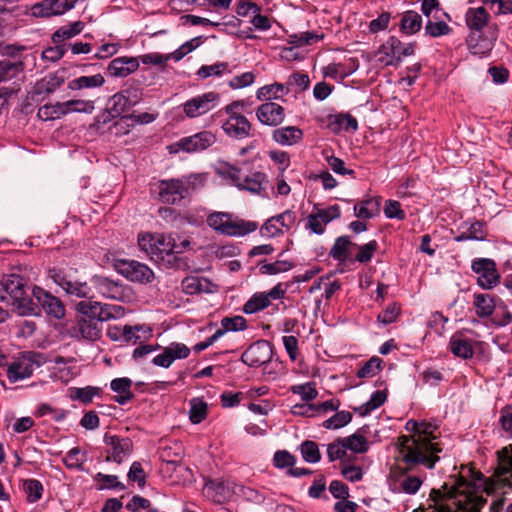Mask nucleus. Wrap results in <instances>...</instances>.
<instances>
[{"mask_svg":"<svg viewBox=\"0 0 512 512\" xmlns=\"http://www.w3.org/2000/svg\"><path fill=\"white\" fill-rule=\"evenodd\" d=\"M386 399L387 395L384 391L376 390L375 392L372 393L370 399L366 403L361 405L357 409V411L361 416H366L375 409L382 406L385 403Z\"/></svg>","mask_w":512,"mask_h":512,"instance_id":"52","label":"nucleus"},{"mask_svg":"<svg viewBox=\"0 0 512 512\" xmlns=\"http://www.w3.org/2000/svg\"><path fill=\"white\" fill-rule=\"evenodd\" d=\"M321 38H322V36H319L318 34L309 32V31L302 32L300 34H293V35H290L288 38V43L291 44L293 47H290L285 50L287 52L291 53L293 51L294 47H302L305 45H311L313 43H316Z\"/></svg>","mask_w":512,"mask_h":512,"instance_id":"49","label":"nucleus"},{"mask_svg":"<svg viewBox=\"0 0 512 512\" xmlns=\"http://www.w3.org/2000/svg\"><path fill=\"white\" fill-rule=\"evenodd\" d=\"M121 273L127 279L139 283H149L154 278L153 271L147 265L135 260L124 261Z\"/></svg>","mask_w":512,"mask_h":512,"instance_id":"20","label":"nucleus"},{"mask_svg":"<svg viewBox=\"0 0 512 512\" xmlns=\"http://www.w3.org/2000/svg\"><path fill=\"white\" fill-rule=\"evenodd\" d=\"M268 298L265 292L255 293L243 306V312L246 314H254L269 306Z\"/></svg>","mask_w":512,"mask_h":512,"instance_id":"53","label":"nucleus"},{"mask_svg":"<svg viewBox=\"0 0 512 512\" xmlns=\"http://www.w3.org/2000/svg\"><path fill=\"white\" fill-rule=\"evenodd\" d=\"M105 83L104 77L98 73L91 76H80L72 79L68 83V88L70 90H82V89H92L103 86Z\"/></svg>","mask_w":512,"mask_h":512,"instance_id":"38","label":"nucleus"},{"mask_svg":"<svg viewBox=\"0 0 512 512\" xmlns=\"http://www.w3.org/2000/svg\"><path fill=\"white\" fill-rule=\"evenodd\" d=\"M77 312L81 317L89 320L102 321V303L96 301H81L76 305Z\"/></svg>","mask_w":512,"mask_h":512,"instance_id":"41","label":"nucleus"},{"mask_svg":"<svg viewBox=\"0 0 512 512\" xmlns=\"http://www.w3.org/2000/svg\"><path fill=\"white\" fill-rule=\"evenodd\" d=\"M34 299L32 290L21 277L11 275L3 279L0 288V301L12 305L19 315L36 314L37 304Z\"/></svg>","mask_w":512,"mask_h":512,"instance_id":"5","label":"nucleus"},{"mask_svg":"<svg viewBox=\"0 0 512 512\" xmlns=\"http://www.w3.org/2000/svg\"><path fill=\"white\" fill-rule=\"evenodd\" d=\"M421 12L428 19L433 18V15H442L448 21H451V16L442 11L439 0H422Z\"/></svg>","mask_w":512,"mask_h":512,"instance_id":"58","label":"nucleus"},{"mask_svg":"<svg viewBox=\"0 0 512 512\" xmlns=\"http://www.w3.org/2000/svg\"><path fill=\"white\" fill-rule=\"evenodd\" d=\"M499 300L497 296L489 293H475L473 295L475 314L481 319L491 317L498 307Z\"/></svg>","mask_w":512,"mask_h":512,"instance_id":"23","label":"nucleus"},{"mask_svg":"<svg viewBox=\"0 0 512 512\" xmlns=\"http://www.w3.org/2000/svg\"><path fill=\"white\" fill-rule=\"evenodd\" d=\"M303 138V132L296 126L277 128L272 132V139L283 146H292L299 143Z\"/></svg>","mask_w":512,"mask_h":512,"instance_id":"28","label":"nucleus"},{"mask_svg":"<svg viewBox=\"0 0 512 512\" xmlns=\"http://www.w3.org/2000/svg\"><path fill=\"white\" fill-rule=\"evenodd\" d=\"M290 391L293 394L299 395L305 402L312 401L318 396V391L316 390L315 383L313 382L293 385L290 387Z\"/></svg>","mask_w":512,"mask_h":512,"instance_id":"55","label":"nucleus"},{"mask_svg":"<svg viewBox=\"0 0 512 512\" xmlns=\"http://www.w3.org/2000/svg\"><path fill=\"white\" fill-rule=\"evenodd\" d=\"M329 127L336 133L342 130L347 132H355L358 129V122L352 115L348 113H340L330 116Z\"/></svg>","mask_w":512,"mask_h":512,"instance_id":"35","label":"nucleus"},{"mask_svg":"<svg viewBox=\"0 0 512 512\" xmlns=\"http://www.w3.org/2000/svg\"><path fill=\"white\" fill-rule=\"evenodd\" d=\"M23 489L27 494V500L35 503L41 499L43 493V485L37 479H27L23 482Z\"/></svg>","mask_w":512,"mask_h":512,"instance_id":"56","label":"nucleus"},{"mask_svg":"<svg viewBox=\"0 0 512 512\" xmlns=\"http://www.w3.org/2000/svg\"><path fill=\"white\" fill-rule=\"evenodd\" d=\"M229 64L227 62H217L212 65H202L196 72L201 79L211 76L221 77L225 73H229Z\"/></svg>","mask_w":512,"mask_h":512,"instance_id":"50","label":"nucleus"},{"mask_svg":"<svg viewBox=\"0 0 512 512\" xmlns=\"http://www.w3.org/2000/svg\"><path fill=\"white\" fill-rule=\"evenodd\" d=\"M77 335L86 340H97L101 336V325L96 320H89L86 317H80L75 327Z\"/></svg>","mask_w":512,"mask_h":512,"instance_id":"32","label":"nucleus"},{"mask_svg":"<svg viewBox=\"0 0 512 512\" xmlns=\"http://www.w3.org/2000/svg\"><path fill=\"white\" fill-rule=\"evenodd\" d=\"M208 412L207 403L200 398L190 401L189 419L193 424H199L206 419Z\"/></svg>","mask_w":512,"mask_h":512,"instance_id":"48","label":"nucleus"},{"mask_svg":"<svg viewBox=\"0 0 512 512\" xmlns=\"http://www.w3.org/2000/svg\"><path fill=\"white\" fill-rule=\"evenodd\" d=\"M139 68V60L135 57H118L113 59L107 70L111 76L126 77Z\"/></svg>","mask_w":512,"mask_h":512,"instance_id":"27","label":"nucleus"},{"mask_svg":"<svg viewBox=\"0 0 512 512\" xmlns=\"http://www.w3.org/2000/svg\"><path fill=\"white\" fill-rule=\"evenodd\" d=\"M268 184V177L264 172L255 171L249 175L242 176L238 182V189L246 190L252 194L263 195Z\"/></svg>","mask_w":512,"mask_h":512,"instance_id":"25","label":"nucleus"},{"mask_svg":"<svg viewBox=\"0 0 512 512\" xmlns=\"http://www.w3.org/2000/svg\"><path fill=\"white\" fill-rule=\"evenodd\" d=\"M293 266V263L287 260H277L272 263L261 262L259 271L263 275H276L291 270Z\"/></svg>","mask_w":512,"mask_h":512,"instance_id":"51","label":"nucleus"},{"mask_svg":"<svg viewBox=\"0 0 512 512\" xmlns=\"http://www.w3.org/2000/svg\"><path fill=\"white\" fill-rule=\"evenodd\" d=\"M207 224L219 234L230 237H242L258 228L255 221L234 217L225 212H214L207 217Z\"/></svg>","mask_w":512,"mask_h":512,"instance_id":"6","label":"nucleus"},{"mask_svg":"<svg viewBox=\"0 0 512 512\" xmlns=\"http://www.w3.org/2000/svg\"><path fill=\"white\" fill-rule=\"evenodd\" d=\"M340 216L341 210L337 204L331 205L325 209H317L316 212L308 216L306 228L315 234L321 235L325 232V226Z\"/></svg>","mask_w":512,"mask_h":512,"instance_id":"17","label":"nucleus"},{"mask_svg":"<svg viewBox=\"0 0 512 512\" xmlns=\"http://www.w3.org/2000/svg\"><path fill=\"white\" fill-rule=\"evenodd\" d=\"M47 362L45 354L35 351L22 352L7 367V378L15 383L32 376L35 369Z\"/></svg>","mask_w":512,"mask_h":512,"instance_id":"7","label":"nucleus"},{"mask_svg":"<svg viewBox=\"0 0 512 512\" xmlns=\"http://www.w3.org/2000/svg\"><path fill=\"white\" fill-rule=\"evenodd\" d=\"M423 480L415 475L408 474L401 467H393L388 476L389 489L393 493H405L414 495L422 486Z\"/></svg>","mask_w":512,"mask_h":512,"instance_id":"10","label":"nucleus"},{"mask_svg":"<svg viewBox=\"0 0 512 512\" xmlns=\"http://www.w3.org/2000/svg\"><path fill=\"white\" fill-rule=\"evenodd\" d=\"M327 457L329 462L340 460L341 465L350 461V458L347 457V448L341 437L327 445Z\"/></svg>","mask_w":512,"mask_h":512,"instance_id":"44","label":"nucleus"},{"mask_svg":"<svg viewBox=\"0 0 512 512\" xmlns=\"http://www.w3.org/2000/svg\"><path fill=\"white\" fill-rule=\"evenodd\" d=\"M132 380L127 377L115 378L110 383V388L113 392L118 395L115 397V401L120 405H125L134 398V394L131 391Z\"/></svg>","mask_w":512,"mask_h":512,"instance_id":"30","label":"nucleus"},{"mask_svg":"<svg viewBox=\"0 0 512 512\" xmlns=\"http://www.w3.org/2000/svg\"><path fill=\"white\" fill-rule=\"evenodd\" d=\"M347 450L354 453H365L369 449V442L364 434L363 429H358L355 433L347 437H341Z\"/></svg>","mask_w":512,"mask_h":512,"instance_id":"40","label":"nucleus"},{"mask_svg":"<svg viewBox=\"0 0 512 512\" xmlns=\"http://www.w3.org/2000/svg\"><path fill=\"white\" fill-rule=\"evenodd\" d=\"M290 92V88L281 83H273L260 87L256 92L258 100H266L269 102L272 99H280Z\"/></svg>","mask_w":512,"mask_h":512,"instance_id":"37","label":"nucleus"},{"mask_svg":"<svg viewBox=\"0 0 512 512\" xmlns=\"http://www.w3.org/2000/svg\"><path fill=\"white\" fill-rule=\"evenodd\" d=\"M187 239L177 243L176 235L164 233H145L138 236V245L149 258L164 268H180L182 258L179 254L189 246Z\"/></svg>","mask_w":512,"mask_h":512,"instance_id":"3","label":"nucleus"},{"mask_svg":"<svg viewBox=\"0 0 512 512\" xmlns=\"http://www.w3.org/2000/svg\"><path fill=\"white\" fill-rule=\"evenodd\" d=\"M379 212V202L374 199L361 201L354 206V214L360 219H371Z\"/></svg>","mask_w":512,"mask_h":512,"instance_id":"45","label":"nucleus"},{"mask_svg":"<svg viewBox=\"0 0 512 512\" xmlns=\"http://www.w3.org/2000/svg\"><path fill=\"white\" fill-rule=\"evenodd\" d=\"M83 28L84 23L81 21H76L69 25L62 26L53 33L52 40L55 44H61L65 40L71 39L81 33Z\"/></svg>","mask_w":512,"mask_h":512,"instance_id":"42","label":"nucleus"},{"mask_svg":"<svg viewBox=\"0 0 512 512\" xmlns=\"http://www.w3.org/2000/svg\"><path fill=\"white\" fill-rule=\"evenodd\" d=\"M384 214L388 219L405 220L406 212L402 209L399 201L387 200L384 206Z\"/></svg>","mask_w":512,"mask_h":512,"instance_id":"63","label":"nucleus"},{"mask_svg":"<svg viewBox=\"0 0 512 512\" xmlns=\"http://www.w3.org/2000/svg\"><path fill=\"white\" fill-rule=\"evenodd\" d=\"M272 357V347L266 340H259L251 344L242 354L241 360L250 367L261 366Z\"/></svg>","mask_w":512,"mask_h":512,"instance_id":"16","label":"nucleus"},{"mask_svg":"<svg viewBox=\"0 0 512 512\" xmlns=\"http://www.w3.org/2000/svg\"><path fill=\"white\" fill-rule=\"evenodd\" d=\"M302 458L307 463H317L321 459L318 444L311 440L304 441L300 447Z\"/></svg>","mask_w":512,"mask_h":512,"instance_id":"54","label":"nucleus"},{"mask_svg":"<svg viewBox=\"0 0 512 512\" xmlns=\"http://www.w3.org/2000/svg\"><path fill=\"white\" fill-rule=\"evenodd\" d=\"M216 142V135L208 130L181 138L177 143L179 150L187 153L202 152Z\"/></svg>","mask_w":512,"mask_h":512,"instance_id":"15","label":"nucleus"},{"mask_svg":"<svg viewBox=\"0 0 512 512\" xmlns=\"http://www.w3.org/2000/svg\"><path fill=\"white\" fill-rule=\"evenodd\" d=\"M358 253L355 256V260L360 263H367L371 261L375 252L378 249V243L376 240H371L364 245L357 246Z\"/></svg>","mask_w":512,"mask_h":512,"instance_id":"61","label":"nucleus"},{"mask_svg":"<svg viewBox=\"0 0 512 512\" xmlns=\"http://www.w3.org/2000/svg\"><path fill=\"white\" fill-rule=\"evenodd\" d=\"M105 444V461L121 464L133 451V442L129 437H121L106 433L103 438Z\"/></svg>","mask_w":512,"mask_h":512,"instance_id":"11","label":"nucleus"},{"mask_svg":"<svg viewBox=\"0 0 512 512\" xmlns=\"http://www.w3.org/2000/svg\"><path fill=\"white\" fill-rule=\"evenodd\" d=\"M452 28L442 19L441 15H433V18L427 19L424 27V33L431 38H438L452 33Z\"/></svg>","mask_w":512,"mask_h":512,"instance_id":"33","label":"nucleus"},{"mask_svg":"<svg viewBox=\"0 0 512 512\" xmlns=\"http://www.w3.org/2000/svg\"><path fill=\"white\" fill-rule=\"evenodd\" d=\"M94 481L96 482V487L98 490H124L125 485L118 480V476L116 475H108L104 473H97L94 476Z\"/></svg>","mask_w":512,"mask_h":512,"instance_id":"46","label":"nucleus"},{"mask_svg":"<svg viewBox=\"0 0 512 512\" xmlns=\"http://www.w3.org/2000/svg\"><path fill=\"white\" fill-rule=\"evenodd\" d=\"M204 182V174L183 175L179 178L159 180L153 191L162 203L179 205L193 191L203 186Z\"/></svg>","mask_w":512,"mask_h":512,"instance_id":"4","label":"nucleus"},{"mask_svg":"<svg viewBox=\"0 0 512 512\" xmlns=\"http://www.w3.org/2000/svg\"><path fill=\"white\" fill-rule=\"evenodd\" d=\"M32 295L36 300L35 303L37 306L40 305L46 314L56 319H61L64 317L65 306L60 299L46 292L40 287L33 288Z\"/></svg>","mask_w":512,"mask_h":512,"instance_id":"18","label":"nucleus"},{"mask_svg":"<svg viewBox=\"0 0 512 512\" xmlns=\"http://www.w3.org/2000/svg\"><path fill=\"white\" fill-rule=\"evenodd\" d=\"M74 8L68 0H44L33 6L32 13L37 17H51L64 14Z\"/></svg>","mask_w":512,"mask_h":512,"instance_id":"22","label":"nucleus"},{"mask_svg":"<svg viewBox=\"0 0 512 512\" xmlns=\"http://www.w3.org/2000/svg\"><path fill=\"white\" fill-rule=\"evenodd\" d=\"M352 419V414L348 411H340L323 422L326 429H338L347 425Z\"/></svg>","mask_w":512,"mask_h":512,"instance_id":"60","label":"nucleus"},{"mask_svg":"<svg viewBox=\"0 0 512 512\" xmlns=\"http://www.w3.org/2000/svg\"><path fill=\"white\" fill-rule=\"evenodd\" d=\"M48 275L56 285L65 291L66 294L78 298L92 297V289L88 283L72 280L71 277L62 269H50Z\"/></svg>","mask_w":512,"mask_h":512,"instance_id":"13","label":"nucleus"},{"mask_svg":"<svg viewBox=\"0 0 512 512\" xmlns=\"http://www.w3.org/2000/svg\"><path fill=\"white\" fill-rule=\"evenodd\" d=\"M102 389L95 386L86 387H70L68 389V396L73 401H79L82 404H90L93 399L100 396Z\"/></svg>","mask_w":512,"mask_h":512,"instance_id":"34","label":"nucleus"},{"mask_svg":"<svg viewBox=\"0 0 512 512\" xmlns=\"http://www.w3.org/2000/svg\"><path fill=\"white\" fill-rule=\"evenodd\" d=\"M211 282L203 277L187 276L182 280V290L188 295L210 292Z\"/></svg>","mask_w":512,"mask_h":512,"instance_id":"39","label":"nucleus"},{"mask_svg":"<svg viewBox=\"0 0 512 512\" xmlns=\"http://www.w3.org/2000/svg\"><path fill=\"white\" fill-rule=\"evenodd\" d=\"M493 323L498 327H504L512 323V312L502 300H499L498 307L495 310Z\"/></svg>","mask_w":512,"mask_h":512,"instance_id":"59","label":"nucleus"},{"mask_svg":"<svg viewBox=\"0 0 512 512\" xmlns=\"http://www.w3.org/2000/svg\"><path fill=\"white\" fill-rule=\"evenodd\" d=\"M405 429L410 435L398 438L401 461L407 465L408 470L417 466L433 469L444 447L439 425L436 422L410 419Z\"/></svg>","mask_w":512,"mask_h":512,"instance_id":"2","label":"nucleus"},{"mask_svg":"<svg viewBox=\"0 0 512 512\" xmlns=\"http://www.w3.org/2000/svg\"><path fill=\"white\" fill-rule=\"evenodd\" d=\"M352 246L357 245L353 243L348 236H340L336 238L330 249L329 256L339 263H344L349 258V250Z\"/></svg>","mask_w":512,"mask_h":512,"instance_id":"36","label":"nucleus"},{"mask_svg":"<svg viewBox=\"0 0 512 512\" xmlns=\"http://www.w3.org/2000/svg\"><path fill=\"white\" fill-rule=\"evenodd\" d=\"M474 341L468 338L463 332L454 333L449 341L451 353L461 359H470L474 355Z\"/></svg>","mask_w":512,"mask_h":512,"instance_id":"24","label":"nucleus"},{"mask_svg":"<svg viewBox=\"0 0 512 512\" xmlns=\"http://www.w3.org/2000/svg\"><path fill=\"white\" fill-rule=\"evenodd\" d=\"M60 106V102L55 104H46L38 109V117L43 121L59 119L63 116V111Z\"/></svg>","mask_w":512,"mask_h":512,"instance_id":"62","label":"nucleus"},{"mask_svg":"<svg viewBox=\"0 0 512 512\" xmlns=\"http://www.w3.org/2000/svg\"><path fill=\"white\" fill-rule=\"evenodd\" d=\"M222 129L229 137L244 139L250 135L251 124L245 116L228 117L222 124Z\"/></svg>","mask_w":512,"mask_h":512,"instance_id":"26","label":"nucleus"},{"mask_svg":"<svg viewBox=\"0 0 512 512\" xmlns=\"http://www.w3.org/2000/svg\"><path fill=\"white\" fill-rule=\"evenodd\" d=\"M91 284L99 295L104 298L124 302L130 298V288L111 278L94 275Z\"/></svg>","mask_w":512,"mask_h":512,"instance_id":"12","label":"nucleus"},{"mask_svg":"<svg viewBox=\"0 0 512 512\" xmlns=\"http://www.w3.org/2000/svg\"><path fill=\"white\" fill-rule=\"evenodd\" d=\"M220 102V94L208 91L191 97L181 104L185 116L189 119L201 117L212 111Z\"/></svg>","mask_w":512,"mask_h":512,"instance_id":"8","label":"nucleus"},{"mask_svg":"<svg viewBox=\"0 0 512 512\" xmlns=\"http://www.w3.org/2000/svg\"><path fill=\"white\" fill-rule=\"evenodd\" d=\"M247 328V320L243 316L224 317L221 320V328L217 332H221V337L227 332L243 331Z\"/></svg>","mask_w":512,"mask_h":512,"instance_id":"47","label":"nucleus"},{"mask_svg":"<svg viewBox=\"0 0 512 512\" xmlns=\"http://www.w3.org/2000/svg\"><path fill=\"white\" fill-rule=\"evenodd\" d=\"M138 101L137 91L123 89L114 94L108 102V109L113 116H119L134 106Z\"/></svg>","mask_w":512,"mask_h":512,"instance_id":"21","label":"nucleus"},{"mask_svg":"<svg viewBox=\"0 0 512 512\" xmlns=\"http://www.w3.org/2000/svg\"><path fill=\"white\" fill-rule=\"evenodd\" d=\"M257 119L267 126H278L285 119L284 108L272 101L261 104L256 110Z\"/></svg>","mask_w":512,"mask_h":512,"instance_id":"19","label":"nucleus"},{"mask_svg":"<svg viewBox=\"0 0 512 512\" xmlns=\"http://www.w3.org/2000/svg\"><path fill=\"white\" fill-rule=\"evenodd\" d=\"M497 467L494 478H479L471 484L461 480L450 488L443 486L442 490L433 489L430 494L436 512H480L486 503L482 493L496 494L500 487L512 491V445L497 451Z\"/></svg>","mask_w":512,"mask_h":512,"instance_id":"1","label":"nucleus"},{"mask_svg":"<svg viewBox=\"0 0 512 512\" xmlns=\"http://www.w3.org/2000/svg\"><path fill=\"white\" fill-rule=\"evenodd\" d=\"M416 43L403 44L397 37L390 36L378 50L381 55L379 60L385 65H396L404 57L412 56L415 53Z\"/></svg>","mask_w":512,"mask_h":512,"instance_id":"9","label":"nucleus"},{"mask_svg":"<svg viewBox=\"0 0 512 512\" xmlns=\"http://www.w3.org/2000/svg\"><path fill=\"white\" fill-rule=\"evenodd\" d=\"M471 269L478 275L477 284L483 289H492L500 282L496 263L492 259L477 258L472 261Z\"/></svg>","mask_w":512,"mask_h":512,"instance_id":"14","label":"nucleus"},{"mask_svg":"<svg viewBox=\"0 0 512 512\" xmlns=\"http://www.w3.org/2000/svg\"><path fill=\"white\" fill-rule=\"evenodd\" d=\"M489 19L490 15L484 7H470L465 13V22L470 30L481 31Z\"/></svg>","mask_w":512,"mask_h":512,"instance_id":"31","label":"nucleus"},{"mask_svg":"<svg viewBox=\"0 0 512 512\" xmlns=\"http://www.w3.org/2000/svg\"><path fill=\"white\" fill-rule=\"evenodd\" d=\"M422 16L414 11L407 10L400 16L399 30L406 35H414L422 28Z\"/></svg>","mask_w":512,"mask_h":512,"instance_id":"29","label":"nucleus"},{"mask_svg":"<svg viewBox=\"0 0 512 512\" xmlns=\"http://www.w3.org/2000/svg\"><path fill=\"white\" fill-rule=\"evenodd\" d=\"M382 360L378 357H372L357 372L359 378H369L375 376L381 369Z\"/></svg>","mask_w":512,"mask_h":512,"instance_id":"64","label":"nucleus"},{"mask_svg":"<svg viewBox=\"0 0 512 512\" xmlns=\"http://www.w3.org/2000/svg\"><path fill=\"white\" fill-rule=\"evenodd\" d=\"M486 235L487 233L485 231L484 223L480 221H474L473 223L470 224L466 231L455 236L454 240L456 242H463L467 240L482 241L486 238Z\"/></svg>","mask_w":512,"mask_h":512,"instance_id":"43","label":"nucleus"},{"mask_svg":"<svg viewBox=\"0 0 512 512\" xmlns=\"http://www.w3.org/2000/svg\"><path fill=\"white\" fill-rule=\"evenodd\" d=\"M63 461L69 469H82L86 454L82 453L79 447H73L66 453Z\"/></svg>","mask_w":512,"mask_h":512,"instance_id":"57","label":"nucleus"}]
</instances>
